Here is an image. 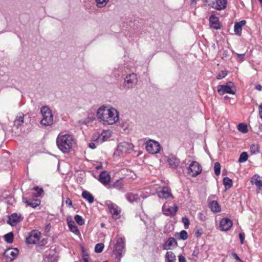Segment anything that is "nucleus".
Instances as JSON below:
<instances>
[{"mask_svg": "<svg viewBox=\"0 0 262 262\" xmlns=\"http://www.w3.org/2000/svg\"><path fill=\"white\" fill-rule=\"evenodd\" d=\"M259 114L262 119V104L259 106Z\"/></svg>", "mask_w": 262, "mask_h": 262, "instance_id": "13d9d810", "label": "nucleus"}, {"mask_svg": "<svg viewBox=\"0 0 262 262\" xmlns=\"http://www.w3.org/2000/svg\"><path fill=\"white\" fill-rule=\"evenodd\" d=\"M145 147L147 151L151 154L158 153L161 149L160 144L156 141L149 140L145 143Z\"/></svg>", "mask_w": 262, "mask_h": 262, "instance_id": "6e6552de", "label": "nucleus"}, {"mask_svg": "<svg viewBox=\"0 0 262 262\" xmlns=\"http://www.w3.org/2000/svg\"><path fill=\"white\" fill-rule=\"evenodd\" d=\"M82 196L85 200H86L89 203H92L94 202V199L91 193L88 191H83L82 193Z\"/></svg>", "mask_w": 262, "mask_h": 262, "instance_id": "7c9ffc66", "label": "nucleus"}, {"mask_svg": "<svg viewBox=\"0 0 262 262\" xmlns=\"http://www.w3.org/2000/svg\"><path fill=\"white\" fill-rule=\"evenodd\" d=\"M124 246L125 238L124 237H118L117 239L114 249V252L116 257L120 258L122 256V253L124 249Z\"/></svg>", "mask_w": 262, "mask_h": 262, "instance_id": "1a4fd4ad", "label": "nucleus"}, {"mask_svg": "<svg viewBox=\"0 0 262 262\" xmlns=\"http://www.w3.org/2000/svg\"><path fill=\"white\" fill-rule=\"evenodd\" d=\"M98 118L104 125H112L119 120V113L117 110L109 106H101L97 112Z\"/></svg>", "mask_w": 262, "mask_h": 262, "instance_id": "f257e3e1", "label": "nucleus"}, {"mask_svg": "<svg viewBox=\"0 0 262 262\" xmlns=\"http://www.w3.org/2000/svg\"><path fill=\"white\" fill-rule=\"evenodd\" d=\"M125 196L126 200L130 203L138 202L140 200V197L137 193L127 192L125 194Z\"/></svg>", "mask_w": 262, "mask_h": 262, "instance_id": "412c9836", "label": "nucleus"}, {"mask_svg": "<svg viewBox=\"0 0 262 262\" xmlns=\"http://www.w3.org/2000/svg\"><path fill=\"white\" fill-rule=\"evenodd\" d=\"M112 131L106 130L103 131L101 134H94L92 137V140L96 142V143H102L107 140L111 136Z\"/></svg>", "mask_w": 262, "mask_h": 262, "instance_id": "39448f33", "label": "nucleus"}, {"mask_svg": "<svg viewBox=\"0 0 262 262\" xmlns=\"http://www.w3.org/2000/svg\"><path fill=\"white\" fill-rule=\"evenodd\" d=\"M182 221L184 225L185 229H188L190 224V222L188 217L185 216L182 219Z\"/></svg>", "mask_w": 262, "mask_h": 262, "instance_id": "a18cd8bd", "label": "nucleus"}, {"mask_svg": "<svg viewBox=\"0 0 262 262\" xmlns=\"http://www.w3.org/2000/svg\"><path fill=\"white\" fill-rule=\"evenodd\" d=\"M254 183L255 185L258 188L262 187V180H261L256 179Z\"/></svg>", "mask_w": 262, "mask_h": 262, "instance_id": "603ef678", "label": "nucleus"}, {"mask_svg": "<svg viewBox=\"0 0 262 262\" xmlns=\"http://www.w3.org/2000/svg\"><path fill=\"white\" fill-rule=\"evenodd\" d=\"M202 172V167L196 161L192 162L188 167V174L195 177Z\"/></svg>", "mask_w": 262, "mask_h": 262, "instance_id": "9d476101", "label": "nucleus"}, {"mask_svg": "<svg viewBox=\"0 0 262 262\" xmlns=\"http://www.w3.org/2000/svg\"><path fill=\"white\" fill-rule=\"evenodd\" d=\"M248 155L246 152H243L239 156L238 159V162L239 163H243L246 161L248 160Z\"/></svg>", "mask_w": 262, "mask_h": 262, "instance_id": "ea45409f", "label": "nucleus"}, {"mask_svg": "<svg viewBox=\"0 0 262 262\" xmlns=\"http://www.w3.org/2000/svg\"><path fill=\"white\" fill-rule=\"evenodd\" d=\"M195 235L196 237H199L201 236L203 234V230L202 229H199L195 230Z\"/></svg>", "mask_w": 262, "mask_h": 262, "instance_id": "8fccbe9b", "label": "nucleus"}, {"mask_svg": "<svg viewBox=\"0 0 262 262\" xmlns=\"http://www.w3.org/2000/svg\"><path fill=\"white\" fill-rule=\"evenodd\" d=\"M227 98H228V97H227V96H225V97H224V99H227Z\"/></svg>", "mask_w": 262, "mask_h": 262, "instance_id": "69168bd1", "label": "nucleus"}, {"mask_svg": "<svg viewBox=\"0 0 262 262\" xmlns=\"http://www.w3.org/2000/svg\"><path fill=\"white\" fill-rule=\"evenodd\" d=\"M104 226L103 224H101V226L103 227Z\"/></svg>", "mask_w": 262, "mask_h": 262, "instance_id": "338daca9", "label": "nucleus"}, {"mask_svg": "<svg viewBox=\"0 0 262 262\" xmlns=\"http://www.w3.org/2000/svg\"><path fill=\"white\" fill-rule=\"evenodd\" d=\"M195 3H196L195 0H191V5L195 4Z\"/></svg>", "mask_w": 262, "mask_h": 262, "instance_id": "680f3d73", "label": "nucleus"}, {"mask_svg": "<svg viewBox=\"0 0 262 262\" xmlns=\"http://www.w3.org/2000/svg\"><path fill=\"white\" fill-rule=\"evenodd\" d=\"M74 219L76 221V222L79 225H83L84 224V220L83 219V217L79 215H76L74 216Z\"/></svg>", "mask_w": 262, "mask_h": 262, "instance_id": "a19ab883", "label": "nucleus"}, {"mask_svg": "<svg viewBox=\"0 0 262 262\" xmlns=\"http://www.w3.org/2000/svg\"><path fill=\"white\" fill-rule=\"evenodd\" d=\"M250 152L254 155L259 152V147L257 144H253L250 146Z\"/></svg>", "mask_w": 262, "mask_h": 262, "instance_id": "e433bc0d", "label": "nucleus"}, {"mask_svg": "<svg viewBox=\"0 0 262 262\" xmlns=\"http://www.w3.org/2000/svg\"><path fill=\"white\" fill-rule=\"evenodd\" d=\"M246 20H243L239 22H236L234 24V30L235 34L240 35L242 33V27L246 24Z\"/></svg>", "mask_w": 262, "mask_h": 262, "instance_id": "b1692460", "label": "nucleus"}, {"mask_svg": "<svg viewBox=\"0 0 262 262\" xmlns=\"http://www.w3.org/2000/svg\"><path fill=\"white\" fill-rule=\"evenodd\" d=\"M227 75V72L226 71H222L219 73L217 76L218 79H222L225 77Z\"/></svg>", "mask_w": 262, "mask_h": 262, "instance_id": "de8ad7c7", "label": "nucleus"}, {"mask_svg": "<svg viewBox=\"0 0 262 262\" xmlns=\"http://www.w3.org/2000/svg\"><path fill=\"white\" fill-rule=\"evenodd\" d=\"M198 219L202 222H204L206 220V214L204 212H199L198 214Z\"/></svg>", "mask_w": 262, "mask_h": 262, "instance_id": "49530a36", "label": "nucleus"}, {"mask_svg": "<svg viewBox=\"0 0 262 262\" xmlns=\"http://www.w3.org/2000/svg\"><path fill=\"white\" fill-rule=\"evenodd\" d=\"M124 184L121 180H116L112 185H110L108 188H115L118 190L121 191L123 189Z\"/></svg>", "mask_w": 262, "mask_h": 262, "instance_id": "bb28decb", "label": "nucleus"}, {"mask_svg": "<svg viewBox=\"0 0 262 262\" xmlns=\"http://www.w3.org/2000/svg\"><path fill=\"white\" fill-rule=\"evenodd\" d=\"M233 86V83L229 81L226 85H219L218 86L217 92L220 95H223L225 94H235V91L232 89Z\"/></svg>", "mask_w": 262, "mask_h": 262, "instance_id": "9b49d317", "label": "nucleus"}, {"mask_svg": "<svg viewBox=\"0 0 262 262\" xmlns=\"http://www.w3.org/2000/svg\"><path fill=\"white\" fill-rule=\"evenodd\" d=\"M223 184L226 188V189H229L232 186L233 182L231 179L228 177H225L223 179Z\"/></svg>", "mask_w": 262, "mask_h": 262, "instance_id": "72a5a7b5", "label": "nucleus"}, {"mask_svg": "<svg viewBox=\"0 0 262 262\" xmlns=\"http://www.w3.org/2000/svg\"><path fill=\"white\" fill-rule=\"evenodd\" d=\"M24 115L21 113H18L14 121V125L18 127L24 123Z\"/></svg>", "mask_w": 262, "mask_h": 262, "instance_id": "393cba45", "label": "nucleus"}, {"mask_svg": "<svg viewBox=\"0 0 262 262\" xmlns=\"http://www.w3.org/2000/svg\"><path fill=\"white\" fill-rule=\"evenodd\" d=\"M245 235L244 232H241L239 234V238L242 244H244V240L245 239Z\"/></svg>", "mask_w": 262, "mask_h": 262, "instance_id": "3c124183", "label": "nucleus"}, {"mask_svg": "<svg viewBox=\"0 0 262 262\" xmlns=\"http://www.w3.org/2000/svg\"><path fill=\"white\" fill-rule=\"evenodd\" d=\"M103 262H107V261H103Z\"/></svg>", "mask_w": 262, "mask_h": 262, "instance_id": "774afa93", "label": "nucleus"}, {"mask_svg": "<svg viewBox=\"0 0 262 262\" xmlns=\"http://www.w3.org/2000/svg\"><path fill=\"white\" fill-rule=\"evenodd\" d=\"M5 254L7 257H9L11 260L14 259L16 256L18 254V250L16 249H13L12 250L10 249H8L5 251Z\"/></svg>", "mask_w": 262, "mask_h": 262, "instance_id": "c85d7f7f", "label": "nucleus"}, {"mask_svg": "<svg viewBox=\"0 0 262 262\" xmlns=\"http://www.w3.org/2000/svg\"><path fill=\"white\" fill-rule=\"evenodd\" d=\"M24 217L20 214L13 213L8 216L7 223L12 226H16L18 223L21 222Z\"/></svg>", "mask_w": 262, "mask_h": 262, "instance_id": "4468645a", "label": "nucleus"}, {"mask_svg": "<svg viewBox=\"0 0 262 262\" xmlns=\"http://www.w3.org/2000/svg\"><path fill=\"white\" fill-rule=\"evenodd\" d=\"M238 130L244 134L248 132L247 125L245 123H239L237 126Z\"/></svg>", "mask_w": 262, "mask_h": 262, "instance_id": "4c0bfd02", "label": "nucleus"}, {"mask_svg": "<svg viewBox=\"0 0 262 262\" xmlns=\"http://www.w3.org/2000/svg\"><path fill=\"white\" fill-rule=\"evenodd\" d=\"M209 22L211 28L217 30L220 29L219 18L214 15H211L209 18Z\"/></svg>", "mask_w": 262, "mask_h": 262, "instance_id": "4be33fe9", "label": "nucleus"}, {"mask_svg": "<svg viewBox=\"0 0 262 262\" xmlns=\"http://www.w3.org/2000/svg\"><path fill=\"white\" fill-rule=\"evenodd\" d=\"M232 255L233 256V257L236 259V260H238L239 261L241 262H243L240 258L239 257H238V256L237 255L236 253H232Z\"/></svg>", "mask_w": 262, "mask_h": 262, "instance_id": "4d7b16f0", "label": "nucleus"}, {"mask_svg": "<svg viewBox=\"0 0 262 262\" xmlns=\"http://www.w3.org/2000/svg\"><path fill=\"white\" fill-rule=\"evenodd\" d=\"M134 145L129 142H122L120 143L117 147L114 155L120 156L131 152L133 150Z\"/></svg>", "mask_w": 262, "mask_h": 262, "instance_id": "20e7f679", "label": "nucleus"}, {"mask_svg": "<svg viewBox=\"0 0 262 262\" xmlns=\"http://www.w3.org/2000/svg\"><path fill=\"white\" fill-rule=\"evenodd\" d=\"M137 82L138 78L136 74H127L124 79V86L125 89H132L137 85Z\"/></svg>", "mask_w": 262, "mask_h": 262, "instance_id": "0eeeda50", "label": "nucleus"}, {"mask_svg": "<svg viewBox=\"0 0 262 262\" xmlns=\"http://www.w3.org/2000/svg\"><path fill=\"white\" fill-rule=\"evenodd\" d=\"M123 69L124 67L118 66V68H115L113 72V74L115 78H118L121 75L123 74Z\"/></svg>", "mask_w": 262, "mask_h": 262, "instance_id": "2f4dec72", "label": "nucleus"}, {"mask_svg": "<svg viewBox=\"0 0 262 262\" xmlns=\"http://www.w3.org/2000/svg\"><path fill=\"white\" fill-rule=\"evenodd\" d=\"M255 89L258 91H261V89H262V87L260 85L258 84V85H257L256 86H255Z\"/></svg>", "mask_w": 262, "mask_h": 262, "instance_id": "bf43d9fd", "label": "nucleus"}, {"mask_svg": "<svg viewBox=\"0 0 262 262\" xmlns=\"http://www.w3.org/2000/svg\"><path fill=\"white\" fill-rule=\"evenodd\" d=\"M232 226V222L228 218L223 219L220 224V227L222 231H228Z\"/></svg>", "mask_w": 262, "mask_h": 262, "instance_id": "a211bd4d", "label": "nucleus"}, {"mask_svg": "<svg viewBox=\"0 0 262 262\" xmlns=\"http://www.w3.org/2000/svg\"><path fill=\"white\" fill-rule=\"evenodd\" d=\"M66 204L68 205L70 207H72V202L69 198H67L66 200Z\"/></svg>", "mask_w": 262, "mask_h": 262, "instance_id": "6e6d98bb", "label": "nucleus"}, {"mask_svg": "<svg viewBox=\"0 0 262 262\" xmlns=\"http://www.w3.org/2000/svg\"><path fill=\"white\" fill-rule=\"evenodd\" d=\"M227 0H214L212 3V7L216 10H221L226 7Z\"/></svg>", "mask_w": 262, "mask_h": 262, "instance_id": "aec40b11", "label": "nucleus"}, {"mask_svg": "<svg viewBox=\"0 0 262 262\" xmlns=\"http://www.w3.org/2000/svg\"><path fill=\"white\" fill-rule=\"evenodd\" d=\"M178 246L177 241L173 237H169L167 240L163 245V249L170 250Z\"/></svg>", "mask_w": 262, "mask_h": 262, "instance_id": "dca6fc26", "label": "nucleus"}, {"mask_svg": "<svg viewBox=\"0 0 262 262\" xmlns=\"http://www.w3.org/2000/svg\"><path fill=\"white\" fill-rule=\"evenodd\" d=\"M110 0H95L96 6L99 8H102L106 6Z\"/></svg>", "mask_w": 262, "mask_h": 262, "instance_id": "f704fd0d", "label": "nucleus"}, {"mask_svg": "<svg viewBox=\"0 0 262 262\" xmlns=\"http://www.w3.org/2000/svg\"><path fill=\"white\" fill-rule=\"evenodd\" d=\"M214 173L216 176H219L221 172V165L219 162H215L214 165Z\"/></svg>", "mask_w": 262, "mask_h": 262, "instance_id": "c03bdc74", "label": "nucleus"}, {"mask_svg": "<svg viewBox=\"0 0 262 262\" xmlns=\"http://www.w3.org/2000/svg\"><path fill=\"white\" fill-rule=\"evenodd\" d=\"M23 201L27 206L35 208L40 204V201L38 199H28L26 198H23Z\"/></svg>", "mask_w": 262, "mask_h": 262, "instance_id": "6ab92c4d", "label": "nucleus"}, {"mask_svg": "<svg viewBox=\"0 0 262 262\" xmlns=\"http://www.w3.org/2000/svg\"><path fill=\"white\" fill-rule=\"evenodd\" d=\"M258 128L260 130H262V124L259 125Z\"/></svg>", "mask_w": 262, "mask_h": 262, "instance_id": "e2e57ef3", "label": "nucleus"}, {"mask_svg": "<svg viewBox=\"0 0 262 262\" xmlns=\"http://www.w3.org/2000/svg\"><path fill=\"white\" fill-rule=\"evenodd\" d=\"M176 257L171 251H167L165 255L166 262H176Z\"/></svg>", "mask_w": 262, "mask_h": 262, "instance_id": "c756f323", "label": "nucleus"}, {"mask_svg": "<svg viewBox=\"0 0 262 262\" xmlns=\"http://www.w3.org/2000/svg\"><path fill=\"white\" fill-rule=\"evenodd\" d=\"M98 180L103 185L107 186L111 181L110 175L106 171H103L100 173Z\"/></svg>", "mask_w": 262, "mask_h": 262, "instance_id": "f3484780", "label": "nucleus"}, {"mask_svg": "<svg viewBox=\"0 0 262 262\" xmlns=\"http://www.w3.org/2000/svg\"><path fill=\"white\" fill-rule=\"evenodd\" d=\"M167 161L170 167L173 169L177 168L180 163V160L173 156H169Z\"/></svg>", "mask_w": 262, "mask_h": 262, "instance_id": "5701e85b", "label": "nucleus"}, {"mask_svg": "<svg viewBox=\"0 0 262 262\" xmlns=\"http://www.w3.org/2000/svg\"><path fill=\"white\" fill-rule=\"evenodd\" d=\"M56 144L58 148L63 153L70 152L74 144V138L71 135L59 134Z\"/></svg>", "mask_w": 262, "mask_h": 262, "instance_id": "f03ea898", "label": "nucleus"}, {"mask_svg": "<svg viewBox=\"0 0 262 262\" xmlns=\"http://www.w3.org/2000/svg\"><path fill=\"white\" fill-rule=\"evenodd\" d=\"M178 206L176 205L173 206H167L164 204L162 207L163 213L166 216L174 215L178 210Z\"/></svg>", "mask_w": 262, "mask_h": 262, "instance_id": "2eb2a0df", "label": "nucleus"}, {"mask_svg": "<svg viewBox=\"0 0 262 262\" xmlns=\"http://www.w3.org/2000/svg\"><path fill=\"white\" fill-rule=\"evenodd\" d=\"M105 205L108 207L109 211L112 216L115 219H118L120 217V208L111 201L107 200L105 202Z\"/></svg>", "mask_w": 262, "mask_h": 262, "instance_id": "423d86ee", "label": "nucleus"}, {"mask_svg": "<svg viewBox=\"0 0 262 262\" xmlns=\"http://www.w3.org/2000/svg\"><path fill=\"white\" fill-rule=\"evenodd\" d=\"M175 236L179 239L186 240L188 238V233L186 231L182 230L180 233H176Z\"/></svg>", "mask_w": 262, "mask_h": 262, "instance_id": "473e14b6", "label": "nucleus"}, {"mask_svg": "<svg viewBox=\"0 0 262 262\" xmlns=\"http://www.w3.org/2000/svg\"><path fill=\"white\" fill-rule=\"evenodd\" d=\"M42 119L40 123L44 126H50L53 123V116L52 112L48 106H42L40 110Z\"/></svg>", "mask_w": 262, "mask_h": 262, "instance_id": "7ed1b4c3", "label": "nucleus"}, {"mask_svg": "<svg viewBox=\"0 0 262 262\" xmlns=\"http://www.w3.org/2000/svg\"><path fill=\"white\" fill-rule=\"evenodd\" d=\"M40 235V232L38 230H32L26 237V242L28 244H35L39 241Z\"/></svg>", "mask_w": 262, "mask_h": 262, "instance_id": "f8f14e48", "label": "nucleus"}, {"mask_svg": "<svg viewBox=\"0 0 262 262\" xmlns=\"http://www.w3.org/2000/svg\"><path fill=\"white\" fill-rule=\"evenodd\" d=\"M33 190L35 191H36L37 192L35 193H34L33 194V196H35L36 198L40 196L42 193L43 192V189L41 188H39L38 186H35L33 187Z\"/></svg>", "mask_w": 262, "mask_h": 262, "instance_id": "37998d69", "label": "nucleus"}, {"mask_svg": "<svg viewBox=\"0 0 262 262\" xmlns=\"http://www.w3.org/2000/svg\"><path fill=\"white\" fill-rule=\"evenodd\" d=\"M82 260L83 262H89V260L87 257H83Z\"/></svg>", "mask_w": 262, "mask_h": 262, "instance_id": "052dcab7", "label": "nucleus"}, {"mask_svg": "<svg viewBox=\"0 0 262 262\" xmlns=\"http://www.w3.org/2000/svg\"><path fill=\"white\" fill-rule=\"evenodd\" d=\"M258 1H259L260 2V3L262 4V0H258Z\"/></svg>", "mask_w": 262, "mask_h": 262, "instance_id": "0e129e2a", "label": "nucleus"}, {"mask_svg": "<svg viewBox=\"0 0 262 262\" xmlns=\"http://www.w3.org/2000/svg\"><path fill=\"white\" fill-rule=\"evenodd\" d=\"M203 247V245H201V246H196L194 247V249L192 252V256L198 258L199 254L200 253V252L201 250L202 249Z\"/></svg>", "mask_w": 262, "mask_h": 262, "instance_id": "58836bf2", "label": "nucleus"}, {"mask_svg": "<svg viewBox=\"0 0 262 262\" xmlns=\"http://www.w3.org/2000/svg\"><path fill=\"white\" fill-rule=\"evenodd\" d=\"M179 262H186V259L184 256L180 255L178 256Z\"/></svg>", "mask_w": 262, "mask_h": 262, "instance_id": "5fc2aeb1", "label": "nucleus"}, {"mask_svg": "<svg viewBox=\"0 0 262 262\" xmlns=\"http://www.w3.org/2000/svg\"><path fill=\"white\" fill-rule=\"evenodd\" d=\"M209 207L211 210L213 212H220L221 207L216 201H212L209 203Z\"/></svg>", "mask_w": 262, "mask_h": 262, "instance_id": "cd10ccee", "label": "nucleus"}, {"mask_svg": "<svg viewBox=\"0 0 262 262\" xmlns=\"http://www.w3.org/2000/svg\"><path fill=\"white\" fill-rule=\"evenodd\" d=\"M99 143H96V142L95 143L91 142L89 143V147L92 149H95L96 147V144H99Z\"/></svg>", "mask_w": 262, "mask_h": 262, "instance_id": "864d4df0", "label": "nucleus"}, {"mask_svg": "<svg viewBox=\"0 0 262 262\" xmlns=\"http://www.w3.org/2000/svg\"><path fill=\"white\" fill-rule=\"evenodd\" d=\"M68 225L70 230L76 235H79L80 232L73 221H68Z\"/></svg>", "mask_w": 262, "mask_h": 262, "instance_id": "a878e982", "label": "nucleus"}, {"mask_svg": "<svg viewBox=\"0 0 262 262\" xmlns=\"http://www.w3.org/2000/svg\"><path fill=\"white\" fill-rule=\"evenodd\" d=\"M5 241L9 244H11L13 241V234L12 232L7 233L4 236Z\"/></svg>", "mask_w": 262, "mask_h": 262, "instance_id": "c9c22d12", "label": "nucleus"}, {"mask_svg": "<svg viewBox=\"0 0 262 262\" xmlns=\"http://www.w3.org/2000/svg\"><path fill=\"white\" fill-rule=\"evenodd\" d=\"M237 56V60L239 62H242L244 60V57H245V53L243 54H236Z\"/></svg>", "mask_w": 262, "mask_h": 262, "instance_id": "09e8293b", "label": "nucleus"}, {"mask_svg": "<svg viewBox=\"0 0 262 262\" xmlns=\"http://www.w3.org/2000/svg\"><path fill=\"white\" fill-rule=\"evenodd\" d=\"M104 244L103 243L97 244L95 247V251L97 253H101L104 248Z\"/></svg>", "mask_w": 262, "mask_h": 262, "instance_id": "79ce46f5", "label": "nucleus"}, {"mask_svg": "<svg viewBox=\"0 0 262 262\" xmlns=\"http://www.w3.org/2000/svg\"><path fill=\"white\" fill-rule=\"evenodd\" d=\"M158 196L161 199H167L168 198H173L171 190L167 187L159 188L156 190Z\"/></svg>", "mask_w": 262, "mask_h": 262, "instance_id": "ddd939ff", "label": "nucleus"}]
</instances>
